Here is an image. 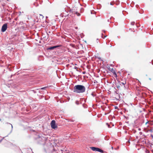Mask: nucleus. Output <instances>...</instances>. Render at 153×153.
Wrapping results in <instances>:
<instances>
[{
  "label": "nucleus",
  "instance_id": "nucleus-23",
  "mask_svg": "<svg viewBox=\"0 0 153 153\" xmlns=\"http://www.w3.org/2000/svg\"><path fill=\"white\" fill-rule=\"evenodd\" d=\"M108 22H109V19H108Z\"/></svg>",
  "mask_w": 153,
  "mask_h": 153
},
{
  "label": "nucleus",
  "instance_id": "nucleus-8",
  "mask_svg": "<svg viewBox=\"0 0 153 153\" xmlns=\"http://www.w3.org/2000/svg\"><path fill=\"white\" fill-rule=\"evenodd\" d=\"M7 124H8V126L9 127H11V131H10V132H11L12 131V129H13V126L10 123H7Z\"/></svg>",
  "mask_w": 153,
  "mask_h": 153
},
{
  "label": "nucleus",
  "instance_id": "nucleus-7",
  "mask_svg": "<svg viewBox=\"0 0 153 153\" xmlns=\"http://www.w3.org/2000/svg\"><path fill=\"white\" fill-rule=\"evenodd\" d=\"M59 47V45L54 46H52V47H50L49 48H48V49L50 50H53V49H54L55 48Z\"/></svg>",
  "mask_w": 153,
  "mask_h": 153
},
{
  "label": "nucleus",
  "instance_id": "nucleus-17",
  "mask_svg": "<svg viewBox=\"0 0 153 153\" xmlns=\"http://www.w3.org/2000/svg\"><path fill=\"white\" fill-rule=\"evenodd\" d=\"M71 45L73 47H74V46H75V45H74V44H71Z\"/></svg>",
  "mask_w": 153,
  "mask_h": 153
},
{
  "label": "nucleus",
  "instance_id": "nucleus-2",
  "mask_svg": "<svg viewBox=\"0 0 153 153\" xmlns=\"http://www.w3.org/2000/svg\"><path fill=\"white\" fill-rule=\"evenodd\" d=\"M70 13L69 12V11H67V10L65 9L63 12L60 14V16L62 17H63L64 16L66 17L68 16Z\"/></svg>",
  "mask_w": 153,
  "mask_h": 153
},
{
  "label": "nucleus",
  "instance_id": "nucleus-10",
  "mask_svg": "<svg viewBox=\"0 0 153 153\" xmlns=\"http://www.w3.org/2000/svg\"><path fill=\"white\" fill-rule=\"evenodd\" d=\"M47 88V87H44L42 88H41V89L45 90Z\"/></svg>",
  "mask_w": 153,
  "mask_h": 153
},
{
  "label": "nucleus",
  "instance_id": "nucleus-22",
  "mask_svg": "<svg viewBox=\"0 0 153 153\" xmlns=\"http://www.w3.org/2000/svg\"><path fill=\"white\" fill-rule=\"evenodd\" d=\"M115 109H117V106H115Z\"/></svg>",
  "mask_w": 153,
  "mask_h": 153
},
{
  "label": "nucleus",
  "instance_id": "nucleus-1",
  "mask_svg": "<svg viewBox=\"0 0 153 153\" xmlns=\"http://www.w3.org/2000/svg\"><path fill=\"white\" fill-rule=\"evenodd\" d=\"M85 87L82 85H76L74 86L73 91L74 93H83L85 91Z\"/></svg>",
  "mask_w": 153,
  "mask_h": 153
},
{
  "label": "nucleus",
  "instance_id": "nucleus-16",
  "mask_svg": "<svg viewBox=\"0 0 153 153\" xmlns=\"http://www.w3.org/2000/svg\"><path fill=\"white\" fill-rule=\"evenodd\" d=\"M106 124H107V125H108V127L109 128H110V126L108 123H107Z\"/></svg>",
  "mask_w": 153,
  "mask_h": 153
},
{
  "label": "nucleus",
  "instance_id": "nucleus-13",
  "mask_svg": "<svg viewBox=\"0 0 153 153\" xmlns=\"http://www.w3.org/2000/svg\"><path fill=\"white\" fill-rule=\"evenodd\" d=\"M114 4V2H111L110 3V4L111 5H113Z\"/></svg>",
  "mask_w": 153,
  "mask_h": 153
},
{
  "label": "nucleus",
  "instance_id": "nucleus-11",
  "mask_svg": "<svg viewBox=\"0 0 153 153\" xmlns=\"http://www.w3.org/2000/svg\"><path fill=\"white\" fill-rule=\"evenodd\" d=\"M135 23V22H132L131 23V25H134Z\"/></svg>",
  "mask_w": 153,
  "mask_h": 153
},
{
  "label": "nucleus",
  "instance_id": "nucleus-6",
  "mask_svg": "<svg viewBox=\"0 0 153 153\" xmlns=\"http://www.w3.org/2000/svg\"><path fill=\"white\" fill-rule=\"evenodd\" d=\"M7 24L5 23L2 26L1 29V31L2 32H5L7 28Z\"/></svg>",
  "mask_w": 153,
  "mask_h": 153
},
{
  "label": "nucleus",
  "instance_id": "nucleus-21",
  "mask_svg": "<svg viewBox=\"0 0 153 153\" xmlns=\"http://www.w3.org/2000/svg\"><path fill=\"white\" fill-rule=\"evenodd\" d=\"M149 121H147L146 123V124L147 123H148Z\"/></svg>",
  "mask_w": 153,
  "mask_h": 153
},
{
  "label": "nucleus",
  "instance_id": "nucleus-27",
  "mask_svg": "<svg viewBox=\"0 0 153 153\" xmlns=\"http://www.w3.org/2000/svg\"><path fill=\"white\" fill-rule=\"evenodd\" d=\"M112 149H113V147H112Z\"/></svg>",
  "mask_w": 153,
  "mask_h": 153
},
{
  "label": "nucleus",
  "instance_id": "nucleus-28",
  "mask_svg": "<svg viewBox=\"0 0 153 153\" xmlns=\"http://www.w3.org/2000/svg\"><path fill=\"white\" fill-rule=\"evenodd\" d=\"M92 95H93V94H92Z\"/></svg>",
  "mask_w": 153,
  "mask_h": 153
},
{
  "label": "nucleus",
  "instance_id": "nucleus-5",
  "mask_svg": "<svg viewBox=\"0 0 153 153\" xmlns=\"http://www.w3.org/2000/svg\"><path fill=\"white\" fill-rule=\"evenodd\" d=\"M51 127L53 129H55L57 127V126L56 125V122L54 120H53L51 123Z\"/></svg>",
  "mask_w": 153,
  "mask_h": 153
},
{
  "label": "nucleus",
  "instance_id": "nucleus-3",
  "mask_svg": "<svg viewBox=\"0 0 153 153\" xmlns=\"http://www.w3.org/2000/svg\"><path fill=\"white\" fill-rule=\"evenodd\" d=\"M69 12L71 13V12L73 14H76L78 16H79L80 15V14L79 13H78L77 10H76V8H73L71 10H70Z\"/></svg>",
  "mask_w": 153,
  "mask_h": 153
},
{
  "label": "nucleus",
  "instance_id": "nucleus-15",
  "mask_svg": "<svg viewBox=\"0 0 153 153\" xmlns=\"http://www.w3.org/2000/svg\"><path fill=\"white\" fill-rule=\"evenodd\" d=\"M103 34H102V38H103V39H104V38H105L107 36H104V37H103Z\"/></svg>",
  "mask_w": 153,
  "mask_h": 153
},
{
  "label": "nucleus",
  "instance_id": "nucleus-29",
  "mask_svg": "<svg viewBox=\"0 0 153 153\" xmlns=\"http://www.w3.org/2000/svg\"><path fill=\"white\" fill-rule=\"evenodd\" d=\"M53 153H55L54 152H53Z\"/></svg>",
  "mask_w": 153,
  "mask_h": 153
},
{
  "label": "nucleus",
  "instance_id": "nucleus-26",
  "mask_svg": "<svg viewBox=\"0 0 153 153\" xmlns=\"http://www.w3.org/2000/svg\"><path fill=\"white\" fill-rule=\"evenodd\" d=\"M99 58V59H101V58Z\"/></svg>",
  "mask_w": 153,
  "mask_h": 153
},
{
  "label": "nucleus",
  "instance_id": "nucleus-9",
  "mask_svg": "<svg viewBox=\"0 0 153 153\" xmlns=\"http://www.w3.org/2000/svg\"><path fill=\"white\" fill-rule=\"evenodd\" d=\"M44 17V16H42V15L41 14H40V18L43 19Z\"/></svg>",
  "mask_w": 153,
  "mask_h": 153
},
{
  "label": "nucleus",
  "instance_id": "nucleus-20",
  "mask_svg": "<svg viewBox=\"0 0 153 153\" xmlns=\"http://www.w3.org/2000/svg\"><path fill=\"white\" fill-rule=\"evenodd\" d=\"M151 136L152 137V138H153V135L152 134L151 135Z\"/></svg>",
  "mask_w": 153,
  "mask_h": 153
},
{
  "label": "nucleus",
  "instance_id": "nucleus-18",
  "mask_svg": "<svg viewBox=\"0 0 153 153\" xmlns=\"http://www.w3.org/2000/svg\"><path fill=\"white\" fill-rule=\"evenodd\" d=\"M83 10V8H82L81 9V12H82Z\"/></svg>",
  "mask_w": 153,
  "mask_h": 153
},
{
  "label": "nucleus",
  "instance_id": "nucleus-12",
  "mask_svg": "<svg viewBox=\"0 0 153 153\" xmlns=\"http://www.w3.org/2000/svg\"><path fill=\"white\" fill-rule=\"evenodd\" d=\"M153 130H152V129H150V130H147V131H146V132H148V131H150V132H152V131H153Z\"/></svg>",
  "mask_w": 153,
  "mask_h": 153
},
{
  "label": "nucleus",
  "instance_id": "nucleus-25",
  "mask_svg": "<svg viewBox=\"0 0 153 153\" xmlns=\"http://www.w3.org/2000/svg\"><path fill=\"white\" fill-rule=\"evenodd\" d=\"M152 65H153V62H152Z\"/></svg>",
  "mask_w": 153,
  "mask_h": 153
},
{
  "label": "nucleus",
  "instance_id": "nucleus-14",
  "mask_svg": "<svg viewBox=\"0 0 153 153\" xmlns=\"http://www.w3.org/2000/svg\"><path fill=\"white\" fill-rule=\"evenodd\" d=\"M121 83L122 84H123V85H125L126 83V82H121Z\"/></svg>",
  "mask_w": 153,
  "mask_h": 153
},
{
  "label": "nucleus",
  "instance_id": "nucleus-24",
  "mask_svg": "<svg viewBox=\"0 0 153 153\" xmlns=\"http://www.w3.org/2000/svg\"><path fill=\"white\" fill-rule=\"evenodd\" d=\"M111 46H112V45H111V44H110V47H111Z\"/></svg>",
  "mask_w": 153,
  "mask_h": 153
},
{
  "label": "nucleus",
  "instance_id": "nucleus-19",
  "mask_svg": "<svg viewBox=\"0 0 153 153\" xmlns=\"http://www.w3.org/2000/svg\"><path fill=\"white\" fill-rule=\"evenodd\" d=\"M4 138V137H3V139H2L1 140H0V143H1V141H2V139Z\"/></svg>",
  "mask_w": 153,
  "mask_h": 153
},
{
  "label": "nucleus",
  "instance_id": "nucleus-4",
  "mask_svg": "<svg viewBox=\"0 0 153 153\" xmlns=\"http://www.w3.org/2000/svg\"><path fill=\"white\" fill-rule=\"evenodd\" d=\"M91 149L93 151L99 152L101 153H102L103 152V151L102 150L98 148H96L95 147H91Z\"/></svg>",
  "mask_w": 153,
  "mask_h": 153
}]
</instances>
